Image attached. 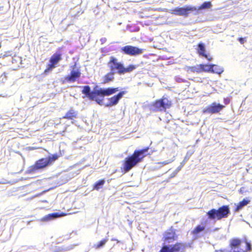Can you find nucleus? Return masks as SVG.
<instances>
[{
    "mask_svg": "<svg viewBox=\"0 0 252 252\" xmlns=\"http://www.w3.org/2000/svg\"><path fill=\"white\" fill-rule=\"evenodd\" d=\"M149 150V147L140 150H136L131 155L126 157L123 161L122 171L125 173H127L138 163L142 162L144 158L146 157V153Z\"/></svg>",
    "mask_w": 252,
    "mask_h": 252,
    "instance_id": "1",
    "label": "nucleus"
},
{
    "mask_svg": "<svg viewBox=\"0 0 252 252\" xmlns=\"http://www.w3.org/2000/svg\"><path fill=\"white\" fill-rule=\"evenodd\" d=\"M229 247L233 252L229 251L226 249H220L216 250L215 252H251L252 250V245L247 239H240L238 238H233L230 240Z\"/></svg>",
    "mask_w": 252,
    "mask_h": 252,
    "instance_id": "2",
    "label": "nucleus"
},
{
    "mask_svg": "<svg viewBox=\"0 0 252 252\" xmlns=\"http://www.w3.org/2000/svg\"><path fill=\"white\" fill-rule=\"evenodd\" d=\"M57 154H53L47 158H41L37 160L33 165L31 166L29 169L30 173H34L35 171L43 169L49 165L53 163L59 158Z\"/></svg>",
    "mask_w": 252,
    "mask_h": 252,
    "instance_id": "3",
    "label": "nucleus"
},
{
    "mask_svg": "<svg viewBox=\"0 0 252 252\" xmlns=\"http://www.w3.org/2000/svg\"><path fill=\"white\" fill-rule=\"evenodd\" d=\"M230 213L228 205H223L218 209H212L207 212L208 218L210 220H219L228 217Z\"/></svg>",
    "mask_w": 252,
    "mask_h": 252,
    "instance_id": "4",
    "label": "nucleus"
},
{
    "mask_svg": "<svg viewBox=\"0 0 252 252\" xmlns=\"http://www.w3.org/2000/svg\"><path fill=\"white\" fill-rule=\"evenodd\" d=\"M153 106L160 110L170 109L172 105V101L167 95L164 94L160 99L155 100Z\"/></svg>",
    "mask_w": 252,
    "mask_h": 252,
    "instance_id": "5",
    "label": "nucleus"
},
{
    "mask_svg": "<svg viewBox=\"0 0 252 252\" xmlns=\"http://www.w3.org/2000/svg\"><path fill=\"white\" fill-rule=\"evenodd\" d=\"M193 11H197V7L188 5L183 7H177L170 10L169 13L173 15L188 17Z\"/></svg>",
    "mask_w": 252,
    "mask_h": 252,
    "instance_id": "6",
    "label": "nucleus"
},
{
    "mask_svg": "<svg viewBox=\"0 0 252 252\" xmlns=\"http://www.w3.org/2000/svg\"><path fill=\"white\" fill-rule=\"evenodd\" d=\"M186 248V244L177 242L171 247L163 246L159 252H184Z\"/></svg>",
    "mask_w": 252,
    "mask_h": 252,
    "instance_id": "7",
    "label": "nucleus"
},
{
    "mask_svg": "<svg viewBox=\"0 0 252 252\" xmlns=\"http://www.w3.org/2000/svg\"><path fill=\"white\" fill-rule=\"evenodd\" d=\"M121 51L124 54L136 56L143 53L144 50L136 46L126 45L121 48Z\"/></svg>",
    "mask_w": 252,
    "mask_h": 252,
    "instance_id": "8",
    "label": "nucleus"
},
{
    "mask_svg": "<svg viewBox=\"0 0 252 252\" xmlns=\"http://www.w3.org/2000/svg\"><path fill=\"white\" fill-rule=\"evenodd\" d=\"M62 54L60 52H56L50 57L49 63L47 64L46 68L44 70L45 73L48 72L52 69L57 66L58 63L62 59Z\"/></svg>",
    "mask_w": 252,
    "mask_h": 252,
    "instance_id": "9",
    "label": "nucleus"
},
{
    "mask_svg": "<svg viewBox=\"0 0 252 252\" xmlns=\"http://www.w3.org/2000/svg\"><path fill=\"white\" fill-rule=\"evenodd\" d=\"M108 64L110 71L114 72L115 70H117V72L119 74H121L123 64L120 62H119L116 58L114 56H111L110 57V60L108 62Z\"/></svg>",
    "mask_w": 252,
    "mask_h": 252,
    "instance_id": "10",
    "label": "nucleus"
},
{
    "mask_svg": "<svg viewBox=\"0 0 252 252\" xmlns=\"http://www.w3.org/2000/svg\"><path fill=\"white\" fill-rule=\"evenodd\" d=\"M76 64H74L73 66V68L74 69L76 67ZM81 76V72L78 68L76 69H72L70 74L64 78V82H74L77 79H79Z\"/></svg>",
    "mask_w": 252,
    "mask_h": 252,
    "instance_id": "11",
    "label": "nucleus"
},
{
    "mask_svg": "<svg viewBox=\"0 0 252 252\" xmlns=\"http://www.w3.org/2000/svg\"><path fill=\"white\" fill-rule=\"evenodd\" d=\"M177 235L172 227L167 230L163 234V241L165 243H170L176 240Z\"/></svg>",
    "mask_w": 252,
    "mask_h": 252,
    "instance_id": "12",
    "label": "nucleus"
},
{
    "mask_svg": "<svg viewBox=\"0 0 252 252\" xmlns=\"http://www.w3.org/2000/svg\"><path fill=\"white\" fill-rule=\"evenodd\" d=\"M126 91H123L119 92L117 94L109 98L106 106H112L116 105L118 103L119 100L123 97L124 95L126 94Z\"/></svg>",
    "mask_w": 252,
    "mask_h": 252,
    "instance_id": "13",
    "label": "nucleus"
},
{
    "mask_svg": "<svg viewBox=\"0 0 252 252\" xmlns=\"http://www.w3.org/2000/svg\"><path fill=\"white\" fill-rule=\"evenodd\" d=\"M64 213H54L48 214L41 218V221H48L55 218L63 217L66 216Z\"/></svg>",
    "mask_w": 252,
    "mask_h": 252,
    "instance_id": "14",
    "label": "nucleus"
},
{
    "mask_svg": "<svg viewBox=\"0 0 252 252\" xmlns=\"http://www.w3.org/2000/svg\"><path fill=\"white\" fill-rule=\"evenodd\" d=\"M197 52L200 56L204 57L209 61L212 60L211 58H208V55L206 53L205 46L203 43L200 42L198 44Z\"/></svg>",
    "mask_w": 252,
    "mask_h": 252,
    "instance_id": "15",
    "label": "nucleus"
},
{
    "mask_svg": "<svg viewBox=\"0 0 252 252\" xmlns=\"http://www.w3.org/2000/svg\"><path fill=\"white\" fill-rule=\"evenodd\" d=\"M101 96H109L119 91L118 88H108L105 89H100Z\"/></svg>",
    "mask_w": 252,
    "mask_h": 252,
    "instance_id": "16",
    "label": "nucleus"
},
{
    "mask_svg": "<svg viewBox=\"0 0 252 252\" xmlns=\"http://www.w3.org/2000/svg\"><path fill=\"white\" fill-rule=\"evenodd\" d=\"M114 73H115V72L111 71L107 73L102 77V83L103 84H106L109 83L110 82L113 81L114 80Z\"/></svg>",
    "mask_w": 252,
    "mask_h": 252,
    "instance_id": "17",
    "label": "nucleus"
},
{
    "mask_svg": "<svg viewBox=\"0 0 252 252\" xmlns=\"http://www.w3.org/2000/svg\"><path fill=\"white\" fill-rule=\"evenodd\" d=\"M100 90H98L95 91H91L88 96V97L91 100H94L96 101L98 103H100L102 102V100H99L97 99V96L98 95H101L100 94Z\"/></svg>",
    "mask_w": 252,
    "mask_h": 252,
    "instance_id": "18",
    "label": "nucleus"
},
{
    "mask_svg": "<svg viewBox=\"0 0 252 252\" xmlns=\"http://www.w3.org/2000/svg\"><path fill=\"white\" fill-rule=\"evenodd\" d=\"M224 107V105L217 103L216 102L212 103L207 108V110H220Z\"/></svg>",
    "mask_w": 252,
    "mask_h": 252,
    "instance_id": "19",
    "label": "nucleus"
},
{
    "mask_svg": "<svg viewBox=\"0 0 252 252\" xmlns=\"http://www.w3.org/2000/svg\"><path fill=\"white\" fill-rule=\"evenodd\" d=\"M250 201L248 199H244L239 202L236 205L235 211L237 212L241 210L244 206H246L250 203Z\"/></svg>",
    "mask_w": 252,
    "mask_h": 252,
    "instance_id": "20",
    "label": "nucleus"
},
{
    "mask_svg": "<svg viewBox=\"0 0 252 252\" xmlns=\"http://www.w3.org/2000/svg\"><path fill=\"white\" fill-rule=\"evenodd\" d=\"M214 65L211 64H200L199 65V69L200 72L201 71H205V72H210L211 70L213 68Z\"/></svg>",
    "mask_w": 252,
    "mask_h": 252,
    "instance_id": "21",
    "label": "nucleus"
},
{
    "mask_svg": "<svg viewBox=\"0 0 252 252\" xmlns=\"http://www.w3.org/2000/svg\"><path fill=\"white\" fill-rule=\"evenodd\" d=\"M136 68V65L133 64H129L127 67H125L123 65L122 69L121 74H124L126 73L130 72Z\"/></svg>",
    "mask_w": 252,
    "mask_h": 252,
    "instance_id": "22",
    "label": "nucleus"
},
{
    "mask_svg": "<svg viewBox=\"0 0 252 252\" xmlns=\"http://www.w3.org/2000/svg\"><path fill=\"white\" fill-rule=\"evenodd\" d=\"M205 229V225H197L194 229L192 231V234L196 235L199 234L200 232L204 231Z\"/></svg>",
    "mask_w": 252,
    "mask_h": 252,
    "instance_id": "23",
    "label": "nucleus"
},
{
    "mask_svg": "<svg viewBox=\"0 0 252 252\" xmlns=\"http://www.w3.org/2000/svg\"><path fill=\"white\" fill-rule=\"evenodd\" d=\"M108 241V239L105 238L101 240L98 242L97 244L94 245V248L96 250L100 249L102 248Z\"/></svg>",
    "mask_w": 252,
    "mask_h": 252,
    "instance_id": "24",
    "label": "nucleus"
},
{
    "mask_svg": "<svg viewBox=\"0 0 252 252\" xmlns=\"http://www.w3.org/2000/svg\"><path fill=\"white\" fill-rule=\"evenodd\" d=\"M211 6L212 4L210 1H205L201 4L198 8H197V11L204 9L210 8H211Z\"/></svg>",
    "mask_w": 252,
    "mask_h": 252,
    "instance_id": "25",
    "label": "nucleus"
},
{
    "mask_svg": "<svg viewBox=\"0 0 252 252\" xmlns=\"http://www.w3.org/2000/svg\"><path fill=\"white\" fill-rule=\"evenodd\" d=\"M76 116L77 114L75 112L68 111L63 118L68 120H73L76 117Z\"/></svg>",
    "mask_w": 252,
    "mask_h": 252,
    "instance_id": "26",
    "label": "nucleus"
},
{
    "mask_svg": "<svg viewBox=\"0 0 252 252\" xmlns=\"http://www.w3.org/2000/svg\"><path fill=\"white\" fill-rule=\"evenodd\" d=\"M105 180L101 179L95 183L93 189L98 190L102 188V186L104 184Z\"/></svg>",
    "mask_w": 252,
    "mask_h": 252,
    "instance_id": "27",
    "label": "nucleus"
},
{
    "mask_svg": "<svg viewBox=\"0 0 252 252\" xmlns=\"http://www.w3.org/2000/svg\"><path fill=\"white\" fill-rule=\"evenodd\" d=\"M212 65H214V66L213 68H212V69L211 70V72L217 74H220L223 72L222 68L219 66L215 64Z\"/></svg>",
    "mask_w": 252,
    "mask_h": 252,
    "instance_id": "28",
    "label": "nucleus"
},
{
    "mask_svg": "<svg viewBox=\"0 0 252 252\" xmlns=\"http://www.w3.org/2000/svg\"><path fill=\"white\" fill-rule=\"evenodd\" d=\"M91 92V88L89 86H84L82 91V94H85L87 97H88Z\"/></svg>",
    "mask_w": 252,
    "mask_h": 252,
    "instance_id": "29",
    "label": "nucleus"
},
{
    "mask_svg": "<svg viewBox=\"0 0 252 252\" xmlns=\"http://www.w3.org/2000/svg\"><path fill=\"white\" fill-rule=\"evenodd\" d=\"M188 70H189L191 72H200V70L199 69V67H197L196 66H189L188 67Z\"/></svg>",
    "mask_w": 252,
    "mask_h": 252,
    "instance_id": "30",
    "label": "nucleus"
},
{
    "mask_svg": "<svg viewBox=\"0 0 252 252\" xmlns=\"http://www.w3.org/2000/svg\"><path fill=\"white\" fill-rule=\"evenodd\" d=\"M238 40L241 44H243L246 41V37H239Z\"/></svg>",
    "mask_w": 252,
    "mask_h": 252,
    "instance_id": "31",
    "label": "nucleus"
},
{
    "mask_svg": "<svg viewBox=\"0 0 252 252\" xmlns=\"http://www.w3.org/2000/svg\"><path fill=\"white\" fill-rule=\"evenodd\" d=\"M0 78H1V82L2 83H4V81H5V80H6L5 74L3 73L2 75H1V76H0Z\"/></svg>",
    "mask_w": 252,
    "mask_h": 252,
    "instance_id": "32",
    "label": "nucleus"
},
{
    "mask_svg": "<svg viewBox=\"0 0 252 252\" xmlns=\"http://www.w3.org/2000/svg\"><path fill=\"white\" fill-rule=\"evenodd\" d=\"M230 102V99L228 98H224V103L225 105L228 104Z\"/></svg>",
    "mask_w": 252,
    "mask_h": 252,
    "instance_id": "33",
    "label": "nucleus"
},
{
    "mask_svg": "<svg viewBox=\"0 0 252 252\" xmlns=\"http://www.w3.org/2000/svg\"><path fill=\"white\" fill-rule=\"evenodd\" d=\"M211 112L214 113H215V112H217L218 111H211Z\"/></svg>",
    "mask_w": 252,
    "mask_h": 252,
    "instance_id": "34",
    "label": "nucleus"
}]
</instances>
